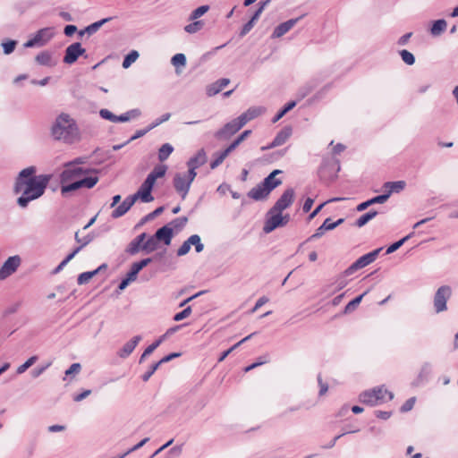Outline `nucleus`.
<instances>
[{"mask_svg":"<svg viewBox=\"0 0 458 458\" xmlns=\"http://www.w3.org/2000/svg\"><path fill=\"white\" fill-rule=\"evenodd\" d=\"M36 167L29 166L22 169L16 177L14 191L21 193L17 203L21 208H26L29 203L41 197L50 180L47 174L36 175Z\"/></svg>","mask_w":458,"mask_h":458,"instance_id":"nucleus-1","label":"nucleus"},{"mask_svg":"<svg viewBox=\"0 0 458 458\" xmlns=\"http://www.w3.org/2000/svg\"><path fill=\"white\" fill-rule=\"evenodd\" d=\"M88 170L73 163H66L60 175L61 194L67 197L81 188L91 189L98 182V177L88 176Z\"/></svg>","mask_w":458,"mask_h":458,"instance_id":"nucleus-2","label":"nucleus"},{"mask_svg":"<svg viewBox=\"0 0 458 458\" xmlns=\"http://www.w3.org/2000/svg\"><path fill=\"white\" fill-rule=\"evenodd\" d=\"M51 134L55 140L65 143H73L80 139L76 121L66 113H62L55 118L51 127Z\"/></svg>","mask_w":458,"mask_h":458,"instance_id":"nucleus-3","label":"nucleus"},{"mask_svg":"<svg viewBox=\"0 0 458 458\" xmlns=\"http://www.w3.org/2000/svg\"><path fill=\"white\" fill-rule=\"evenodd\" d=\"M394 399V394L385 386H379L365 390L359 394V401L368 406H377Z\"/></svg>","mask_w":458,"mask_h":458,"instance_id":"nucleus-4","label":"nucleus"},{"mask_svg":"<svg viewBox=\"0 0 458 458\" xmlns=\"http://www.w3.org/2000/svg\"><path fill=\"white\" fill-rule=\"evenodd\" d=\"M452 288L449 285L440 286L434 295V310L437 313L445 311L447 310V301L451 298Z\"/></svg>","mask_w":458,"mask_h":458,"instance_id":"nucleus-5","label":"nucleus"},{"mask_svg":"<svg viewBox=\"0 0 458 458\" xmlns=\"http://www.w3.org/2000/svg\"><path fill=\"white\" fill-rule=\"evenodd\" d=\"M382 250V248H377L361 257H360L356 261H354L349 267L345 269L346 275H352L355 271L365 267L366 266L373 263L377 258L379 252Z\"/></svg>","mask_w":458,"mask_h":458,"instance_id":"nucleus-6","label":"nucleus"},{"mask_svg":"<svg viewBox=\"0 0 458 458\" xmlns=\"http://www.w3.org/2000/svg\"><path fill=\"white\" fill-rule=\"evenodd\" d=\"M243 127L242 123L240 122L239 118H235L229 123H225L220 130H218L215 133V137L217 140H228L233 135H234L237 131H239Z\"/></svg>","mask_w":458,"mask_h":458,"instance_id":"nucleus-7","label":"nucleus"},{"mask_svg":"<svg viewBox=\"0 0 458 458\" xmlns=\"http://www.w3.org/2000/svg\"><path fill=\"white\" fill-rule=\"evenodd\" d=\"M21 265V258L19 255L9 257L0 267V280H5L14 274Z\"/></svg>","mask_w":458,"mask_h":458,"instance_id":"nucleus-8","label":"nucleus"},{"mask_svg":"<svg viewBox=\"0 0 458 458\" xmlns=\"http://www.w3.org/2000/svg\"><path fill=\"white\" fill-rule=\"evenodd\" d=\"M267 219L265 221L263 231L266 233L273 232L275 229L280 226L285 225L284 217L281 211L271 212V208L267 214Z\"/></svg>","mask_w":458,"mask_h":458,"instance_id":"nucleus-9","label":"nucleus"},{"mask_svg":"<svg viewBox=\"0 0 458 458\" xmlns=\"http://www.w3.org/2000/svg\"><path fill=\"white\" fill-rule=\"evenodd\" d=\"M153 187L154 183L146 178L138 191L132 195L136 200H140L142 203H149L154 200L152 195Z\"/></svg>","mask_w":458,"mask_h":458,"instance_id":"nucleus-10","label":"nucleus"},{"mask_svg":"<svg viewBox=\"0 0 458 458\" xmlns=\"http://www.w3.org/2000/svg\"><path fill=\"white\" fill-rule=\"evenodd\" d=\"M294 190L293 188L286 189L280 198L276 200L275 205L271 208V212L281 211L289 208L294 201Z\"/></svg>","mask_w":458,"mask_h":458,"instance_id":"nucleus-11","label":"nucleus"},{"mask_svg":"<svg viewBox=\"0 0 458 458\" xmlns=\"http://www.w3.org/2000/svg\"><path fill=\"white\" fill-rule=\"evenodd\" d=\"M173 184L176 192L184 199L190 191L191 185V181H188L183 174L176 173L173 179Z\"/></svg>","mask_w":458,"mask_h":458,"instance_id":"nucleus-12","label":"nucleus"},{"mask_svg":"<svg viewBox=\"0 0 458 458\" xmlns=\"http://www.w3.org/2000/svg\"><path fill=\"white\" fill-rule=\"evenodd\" d=\"M84 53L85 49L81 47V44L75 42L66 48L64 62L65 64H72L75 63L78 57Z\"/></svg>","mask_w":458,"mask_h":458,"instance_id":"nucleus-13","label":"nucleus"},{"mask_svg":"<svg viewBox=\"0 0 458 458\" xmlns=\"http://www.w3.org/2000/svg\"><path fill=\"white\" fill-rule=\"evenodd\" d=\"M303 16L304 15H301L300 17H297L294 19H290L284 22L280 23L279 25H277L275 28V30L271 35V38H281L285 33H287L291 29H293L298 23V21L303 18Z\"/></svg>","mask_w":458,"mask_h":458,"instance_id":"nucleus-14","label":"nucleus"},{"mask_svg":"<svg viewBox=\"0 0 458 458\" xmlns=\"http://www.w3.org/2000/svg\"><path fill=\"white\" fill-rule=\"evenodd\" d=\"M291 135V127L287 126L283 128L279 132H277V134L276 135V137L269 145L261 147V150H267L284 144Z\"/></svg>","mask_w":458,"mask_h":458,"instance_id":"nucleus-15","label":"nucleus"},{"mask_svg":"<svg viewBox=\"0 0 458 458\" xmlns=\"http://www.w3.org/2000/svg\"><path fill=\"white\" fill-rule=\"evenodd\" d=\"M350 275L345 274L344 270L338 275L331 284L325 286L324 292L330 291V293L333 294L344 289L349 284V281L346 279Z\"/></svg>","mask_w":458,"mask_h":458,"instance_id":"nucleus-16","label":"nucleus"},{"mask_svg":"<svg viewBox=\"0 0 458 458\" xmlns=\"http://www.w3.org/2000/svg\"><path fill=\"white\" fill-rule=\"evenodd\" d=\"M269 194L270 191L266 188V186H264V183L261 182L248 192V197L253 200L259 201L266 199Z\"/></svg>","mask_w":458,"mask_h":458,"instance_id":"nucleus-17","label":"nucleus"},{"mask_svg":"<svg viewBox=\"0 0 458 458\" xmlns=\"http://www.w3.org/2000/svg\"><path fill=\"white\" fill-rule=\"evenodd\" d=\"M283 171L279 169H276L272 171L263 181L264 186L271 192L276 187L282 184V180L276 178L277 174H282Z\"/></svg>","mask_w":458,"mask_h":458,"instance_id":"nucleus-18","label":"nucleus"},{"mask_svg":"<svg viewBox=\"0 0 458 458\" xmlns=\"http://www.w3.org/2000/svg\"><path fill=\"white\" fill-rule=\"evenodd\" d=\"M264 112V108L261 106L250 107L246 112L242 113L238 116L240 122L244 126L249 121H251L259 116Z\"/></svg>","mask_w":458,"mask_h":458,"instance_id":"nucleus-19","label":"nucleus"},{"mask_svg":"<svg viewBox=\"0 0 458 458\" xmlns=\"http://www.w3.org/2000/svg\"><path fill=\"white\" fill-rule=\"evenodd\" d=\"M388 199H389V194H381V195L375 196V197H373V198H371V199H368L366 201H363V202L360 203L356 207V210L358 212L364 211L365 209H367L371 205L385 203Z\"/></svg>","mask_w":458,"mask_h":458,"instance_id":"nucleus-20","label":"nucleus"},{"mask_svg":"<svg viewBox=\"0 0 458 458\" xmlns=\"http://www.w3.org/2000/svg\"><path fill=\"white\" fill-rule=\"evenodd\" d=\"M154 235L158 242L161 241L164 242L165 245H169L173 238V228H171L169 225H165L157 229Z\"/></svg>","mask_w":458,"mask_h":458,"instance_id":"nucleus-21","label":"nucleus"},{"mask_svg":"<svg viewBox=\"0 0 458 458\" xmlns=\"http://www.w3.org/2000/svg\"><path fill=\"white\" fill-rule=\"evenodd\" d=\"M106 268H107V265L106 263H104L93 271H87V272H83V273L80 274L77 278L78 284H80V285L86 284L87 283H89V281L93 276L100 274L101 271H106Z\"/></svg>","mask_w":458,"mask_h":458,"instance_id":"nucleus-22","label":"nucleus"},{"mask_svg":"<svg viewBox=\"0 0 458 458\" xmlns=\"http://www.w3.org/2000/svg\"><path fill=\"white\" fill-rule=\"evenodd\" d=\"M229 83H230V80L227 78H222V79L217 80L216 81H215L214 83H212L207 87V95L208 97H213V96L218 94Z\"/></svg>","mask_w":458,"mask_h":458,"instance_id":"nucleus-23","label":"nucleus"},{"mask_svg":"<svg viewBox=\"0 0 458 458\" xmlns=\"http://www.w3.org/2000/svg\"><path fill=\"white\" fill-rule=\"evenodd\" d=\"M207 162V154L204 148L199 149L193 157L187 161V166L199 168Z\"/></svg>","mask_w":458,"mask_h":458,"instance_id":"nucleus-24","label":"nucleus"},{"mask_svg":"<svg viewBox=\"0 0 458 458\" xmlns=\"http://www.w3.org/2000/svg\"><path fill=\"white\" fill-rule=\"evenodd\" d=\"M140 340H141L140 335H136V336L132 337L129 342H127L124 344L123 349H121V351L119 352L120 357H122V358L128 357L133 352V350L138 345V344L140 343Z\"/></svg>","mask_w":458,"mask_h":458,"instance_id":"nucleus-25","label":"nucleus"},{"mask_svg":"<svg viewBox=\"0 0 458 458\" xmlns=\"http://www.w3.org/2000/svg\"><path fill=\"white\" fill-rule=\"evenodd\" d=\"M136 199L133 195L126 197L123 201L116 207V217L123 216L136 202Z\"/></svg>","mask_w":458,"mask_h":458,"instance_id":"nucleus-26","label":"nucleus"},{"mask_svg":"<svg viewBox=\"0 0 458 458\" xmlns=\"http://www.w3.org/2000/svg\"><path fill=\"white\" fill-rule=\"evenodd\" d=\"M53 34L50 28H44L36 32L34 38H38V46H44Z\"/></svg>","mask_w":458,"mask_h":458,"instance_id":"nucleus-27","label":"nucleus"},{"mask_svg":"<svg viewBox=\"0 0 458 458\" xmlns=\"http://www.w3.org/2000/svg\"><path fill=\"white\" fill-rule=\"evenodd\" d=\"M141 112L139 108L131 109L124 114L116 115V123H126L138 118Z\"/></svg>","mask_w":458,"mask_h":458,"instance_id":"nucleus-28","label":"nucleus"},{"mask_svg":"<svg viewBox=\"0 0 458 458\" xmlns=\"http://www.w3.org/2000/svg\"><path fill=\"white\" fill-rule=\"evenodd\" d=\"M167 167L165 165H158L148 174L147 179L155 184L157 178L163 177L166 173Z\"/></svg>","mask_w":458,"mask_h":458,"instance_id":"nucleus-29","label":"nucleus"},{"mask_svg":"<svg viewBox=\"0 0 458 458\" xmlns=\"http://www.w3.org/2000/svg\"><path fill=\"white\" fill-rule=\"evenodd\" d=\"M165 339V335H163L162 336H160L157 340H156L154 343H152L150 345H148L145 351L143 352V353L141 354L140 358V360L139 362L140 363H142L146 357H148V355H150L161 344L162 342Z\"/></svg>","mask_w":458,"mask_h":458,"instance_id":"nucleus-30","label":"nucleus"},{"mask_svg":"<svg viewBox=\"0 0 458 458\" xmlns=\"http://www.w3.org/2000/svg\"><path fill=\"white\" fill-rule=\"evenodd\" d=\"M384 187L388 189L387 192L385 194H389V197L394 192H399L403 191L405 187V182L403 181H396V182H387L384 184Z\"/></svg>","mask_w":458,"mask_h":458,"instance_id":"nucleus-31","label":"nucleus"},{"mask_svg":"<svg viewBox=\"0 0 458 458\" xmlns=\"http://www.w3.org/2000/svg\"><path fill=\"white\" fill-rule=\"evenodd\" d=\"M446 27H447V23H446L445 20H444V19L437 20L433 22V24L431 26L430 33L433 36H439L446 30Z\"/></svg>","mask_w":458,"mask_h":458,"instance_id":"nucleus-32","label":"nucleus"},{"mask_svg":"<svg viewBox=\"0 0 458 458\" xmlns=\"http://www.w3.org/2000/svg\"><path fill=\"white\" fill-rule=\"evenodd\" d=\"M377 215V211L369 210V212L361 215L354 223V225L360 228L364 226L367 223L376 217Z\"/></svg>","mask_w":458,"mask_h":458,"instance_id":"nucleus-33","label":"nucleus"},{"mask_svg":"<svg viewBox=\"0 0 458 458\" xmlns=\"http://www.w3.org/2000/svg\"><path fill=\"white\" fill-rule=\"evenodd\" d=\"M111 20H112V18L109 17V18H105V19H102L96 22H93L92 24L86 27L84 30L80 31V35L82 36L85 32H87L89 35H91V34L97 32L103 24H105L106 22H107L108 21H111Z\"/></svg>","mask_w":458,"mask_h":458,"instance_id":"nucleus-34","label":"nucleus"},{"mask_svg":"<svg viewBox=\"0 0 458 458\" xmlns=\"http://www.w3.org/2000/svg\"><path fill=\"white\" fill-rule=\"evenodd\" d=\"M158 240H156V236L152 235L149 237L141 246V250L146 254H149L157 249Z\"/></svg>","mask_w":458,"mask_h":458,"instance_id":"nucleus-35","label":"nucleus"},{"mask_svg":"<svg viewBox=\"0 0 458 458\" xmlns=\"http://www.w3.org/2000/svg\"><path fill=\"white\" fill-rule=\"evenodd\" d=\"M174 147L169 143L163 144L158 149V160L160 162L165 161L173 153Z\"/></svg>","mask_w":458,"mask_h":458,"instance_id":"nucleus-36","label":"nucleus"},{"mask_svg":"<svg viewBox=\"0 0 458 458\" xmlns=\"http://www.w3.org/2000/svg\"><path fill=\"white\" fill-rule=\"evenodd\" d=\"M36 61L41 65H46V66L55 65V63L52 61V55L47 51H43V52L39 53L36 56Z\"/></svg>","mask_w":458,"mask_h":458,"instance_id":"nucleus-37","label":"nucleus"},{"mask_svg":"<svg viewBox=\"0 0 458 458\" xmlns=\"http://www.w3.org/2000/svg\"><path fill=\"white\" fill-rule=\"evenodd\" d=\"M164 209H165L164 207H159V208H156L154 211L144 216L138 223L137 227L142 226L144 224L155 219L157 216H159L163 213Z\"/></svg>","mask_w":458,"mask_h":458,"instance_id":"nucleus-38","label":"nucleus"},{"mask_svg":"<svg viewBox=\"0 0 458 458\" xmlns=\"http://www.w3.org/2000/svg\"><path fill=\"white\" fill-rule=\"evenodd\" d=\"M297 102L296 101H290L286 105H284L278 113L273 117L272 123L278 122L284 114H286L289 111H291L295 106Z\"/></svg>","mask_w":458,"mask_h":458,"instance_id":"nucleus-39","label":"nucleus"},{"mask_svg":"<svg viewBox=\"0 0 458 458\" xmlns=\"http://www.w3.org/2000/svg\"><path fill=\"white\" fill-rule=\"evenodd\" d=\"M171 64L175 67L176 72L179 73V68L186 65V56L184 54H175L172 59Z\"/></svg>","mask_w":458,"mask_h":458,"instance_id":"nucleus-40","label":"nucleus"},{"mask_svg":"<svg viewBox=\"0 0 458 458\" xmlns=\"http://www.w3.org/2000/svg\"><path fill=\"white\" fill-rule=\"evenodd\" d=\"M137 276L138 274L130 269L126 276L120 282L118 285L119 290H124L131 282L137 279Z\"/></svg>","mask_w":458,"mask_h":458,"instance_id":"nucleus-41","label":"nucleus"},{"mask_svg":"<svg viewBox=\"0 0 458 458\" xmlns=\"http://www.w3.org/2000/svg\"><path fill=\"white\" fill-rule=\"evenodd\" d=\"M152 261V258L142 259L140 261L132 263L130 269L135 272L136 274H139L141 269L149 265Z\"/></svg>","mask_w":458,"mask_h":458,"instance_id":"nucleus-42","label":"nucleus"},{"mask_svg":"<svg viewBox=\"0 0 458 458\" xmlns=\"http://www.w3.org/2000/svg\"><path fill=\"white\" fill-rule=\"evenodd\" d=\"M152 129L150 128L149 125L145 129L138 130L127 141H125L122 144L116 145V150L122 148L125 144L144 136L146 133H148Z\"/></svg>","mask_w":458,"mask_h":458,"instance_id":"nucleus-43","label":"nucleus"},{"mask_svg":"<svg viewBox=\"0 0 458 458\" xmlns=\"http://www.w3.org/2000/svg\"><path fill=\"white\" fill-rule=\"evenodd\" d=\"M139 57V53L136 50H131L128 55H125L123 67L124 69L129 68Z\"/></svg>","mask_w":458,"mask_h":458,"instance_id":"nucleus-44","label":"nucleus"},{"mask_svg":"<svg viewBox=\"0 0 458 458\" xmlns=\"http://www.w3.org/2000/svg\"><path fill=\"white\" fill-rule=\"evenodd\" d=\"M365 294H366V293H362V294H360V295L357 296V297H356V298H354L352 301H351L350 302H348V303L346 304V306L344 307V312L345 314H347V313H350V312L353 311V310L358 307V305L360 303V301H361V300H362V298H363V296H364Z\"/></svg>","mask_w":458,"mask_h":458,"instance_id":"nucleus-45","label":"nucleus"},{"mask_svg":"<svg viewBox=\"0 0 458 458\" xmlns=\"http://www.w3.org/2000/svg\"><path fill=\"white\" fill-rule=\"evenodd\" d=\"M204 26V22L202 21H195L184 27V30L187 33L193 34L200 30Z\"/></svg>","mask_w":458,"mask_h":458,"instance_id":"nucleus-46","label":"nucleus"},{"mask_svg":"<svg viewBox=\"0 0 458 458\" xmlns=\"http://www.w3.org/2000/svg\"><path fill=\"white\" fill-rule=\"evenodd\" d=\"M189 243L195 247L196 252L199 253L203 250L204 245L201 242L200 237L198 234H192L189 237Z\"/></svg>","mask_w":458,"mask_h":458,"instance_id":"nucleus-47","label":"nucleus"},{"mask_svg":"<svg viewBox=\"0 0 458 458\" xmlns=\"http://www.w3.org/2000/svg\"><path fill=\"white\" fill-rule=\"evenodd\" d=\"M402 60L408 65H412L415 63V56L412 53L406 49L399 51Z\"/></svg>","mask_w":458,"mask_h":458,"instance_id":"nucleus-48","label":"nucleus"},{"mask_svg":"<svg viewBox=\"0 0 458 458\" xmlns=\"http://www.w3.org/2000/svg\"><path fill=\"white\" fill-rule=\"evenodd\" d=\"M38 360V356L34 355L29 358L23 364L17 368V374L24 373L29 368H30Z\"/></svg>","mask_w":458,"mask_h":458,"instance_id":"nucleus-49","label":"nucleus"},{"mask_svg":"<svg viewBox=\"0 0 458 458\" xmlns=\"http://www.w3.org/2000/svg\"><path fill=\"white\" fill-rule=\"evenodd\" d=\"M411 234H408L406 235L405 237L400 239L399 241L392 243L390 246L387 247L386 249V254H391L393 252H394L395 250H397L401 246L403 245V243L409 239L411 238Z\"/></svg>","mask_w":458,"mask_h":458,"instance_id":"nucleus-50","label":"nucleus"},{"mask_svg":"<svg viewBox=\"0 0 458 458\" xmlns=\"http://www.w3.org/2000/svg\"><path fill=\"white\" fill-rule=\"evenodd\" d=\"M344 199V198H333L331 199H328L327 201H325L323 203H321L320 205H318L310 215H309V217H308V220L310 221L312 220L320 211L321 209L323 208V207L328 203V202H336V201H340V200H343Z\"/></svg>","mask_w":458,"mask_h":458,"instance_id":"nucleus-51","label":"nucleus"},{"mask_svg":"<svg viewBox=\"0 0 458 458\" xmlns=\"http://www.w3.org/2000/svg\"><path fill=\"white\" fill-rule=\"evenodd\" d=\"M209 10L208 5H201L196 8L190 15L189 20L194 21L204 15Z\"/></svg>","mask_w":458,"mask_h":458,"instance_id":"nucleus-52","label":"nucleus"},{"mask_svg":"<svg viewBox=\"0 0 458 458\" xmlns=\"http://www.w3.org/2000/svg\"><path fill=\"white\" fill-rule=\"evenodd\" d=\"M16 45H17V41L13 40V39H9L5 42H3L2 47H3L4 55L12 54L14 51Z\"/></svg>","mask_w":458,"mask_h":458,"instance_id":"nucleus-53","label":"nucleus"},{"mask_svg":"<svg viewBox=\"0 0 458 458\" xmlns=\"http://www.w3.org/2000/svg\"><path fill=\"white\" fill-rule=\"evenodd\" d=\"M161 362H157L152 364L149 369L141 376V379L144 382H147L149 380L151 376L156 372V370L160 367Z\"/></svg>","mask_w":458,"mask_h":458,"instance_id":"nucleus-54","label":"nucleus"},{"mask_svg":"<svg viewBox=\"0 0 458 458\" xmlns=\"http://www.w3.org/2000/svg\"><path fill=\"white\" fill-rule=\"evenodd\" d=\"M75 240L80 245L78 247H81V250L87 246L90 242H92L93 237L90 234H87L83 237H80L79 233H75Z\"/></svg>","mask_w":458,"mask_h":458,"instance_id":"nucleus-55","label":"nucleus"},{"mask_svg":"<svg viewBox=\"0 0 458 458\" xmlns=\"http://www.w3.org/2000/svg\"><path fill=\"white\" fill-rule=\"evenodd\" d=\"M141 246L138 242L132 240L127 246L126 252L130 255L137 254L140 250Z\"/></svg>","mask_w":458,"mask_h":458,"instance_id":"nucleus-56","label":"nucleus"},{"mask_svg":"<svg viewBox=\"0 0 458 458\" xmlns=\"http://www.w3.org/2000/svg\"><path fill=\"white\" fill-rule=\"evenodd\" d=\"M81 366L80 363H72L68 369L65 370L64 380L70 376H74L81 371Z\"/></svg>","mask_w":458,"mask_h":458,"instance_id":"nucleus-57","label":"nucleus"},{"mask_svg":"<svg viewBox=\"0 0 458 458\" xmlns=\"http://www.w3.org/2000/svg\"><path fill=\"white\" fill-rule=\"evenodd\" d=\"M188 222V218L186 216H181L174 219L170 225H172L175 229L181 230L182 229Z\"/></svg>","mask_w":458,"mask_h":458,"instance_id":"nucleus-58","label":"nucleus"},{"mask_svg":"<svg viewBox=\"0 0 458 458\" xmlns=\"http://www.w3.org/2000/svg\"><path fill=\"white\" fill-rule=\"evenodd\" d=\"M191 313V306H188L186 307L184 310H182V311L176 313L173 319L174 321H181L186 318H188Z\"/></svg>","mask_w":458,"mask_h":458,"instance_id":"nucleus-59","label":"nucleus"},{"mask_svg":"<svg viewBox=\"0 0 458 458\" xmlns=\"http://www.w3.org/2000/svg\"><path fill=\"white\" fill-rule=\"evenodd\" d=\"M171 117V114L170 113H165L164 114H162L160 117L157 118L156 120H154L150 124V128L151 129H154L156 128L157 126L160 125L161 123L168 121Z\"/></svg>","mask_w":458,"mask_h":458,"instance_id":"nucleus-60","label":"nucleus"},{"mask_svg":"<svg viewBox=\"0 0 458 458\" xmlns=\"http://www.w3.org/2000/svg\"><path fill=\"white\" fill-rule=\"evenodd\" d=\"M315 84L313 82L307 83L303 88L299 90V96L301 98H305L309 95L315 88Z\"/></svg>","mask_w":458,"mask_h":458,"instance_id":"nucleus-61","label":"nucleus"},{"mask_svg":"<svg viewBox=\"0 0 458 458\" xmlns=\"http://www.w3.org/2000/svg\"><path fill=\"white\" fill-rule=\"evenodd\" d=\"M226 158V156L223 152L216 153L215 159L210 163V168L215 169L219 166L223 161Z\"/></svg>","mask_w":458,"mask_h":458,"instance_id":"nucleus-62","label":"nucleus"},{"mask_svg":"<svg viewBox=\"0 0 458 458\" xmlns=\"http://www.w3.org/2000/svg\"><path fill=\"white\" fill-rule=\"evenodd\" d=\"M415 402H416L415 397H411L408 400H406L405 403L400 408L401 412L410 411L413 408Z\"/></svg>","mask_w":458,"mask_h":458,"instance_id":"nucleus-63","label":"nucleus"},{"mask_svg":"<svg viewBox=\"0 0 458 458\" xmlns=\"http://www.w3.org/2000/svg\"><path fill=\"white\" fill-rule=\"evenodd\" d=\"M344 218H339L337 221L335 222H331V219L330 218H327L325 221H324V225L325 226L327 227V229L328 231L330 230H334L335 228H336L338 225H342L344 223Z\"/></svg>","mask_w":458,"mask_h":458,"instance_id":"nucleus-64","label":"nucleus"}]
</instances>
